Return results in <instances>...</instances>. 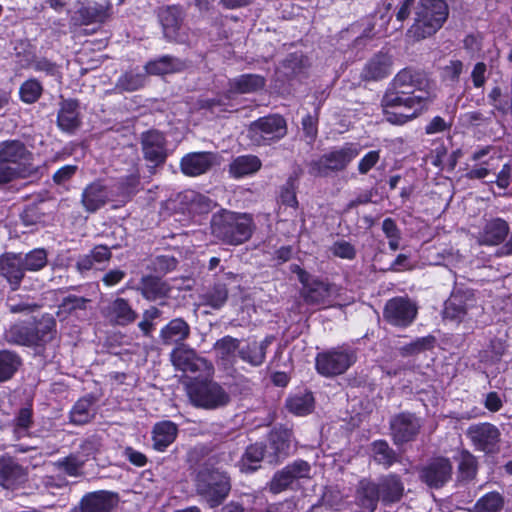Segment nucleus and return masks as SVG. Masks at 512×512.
Segmentation results:
<instances>
[{"instance_id":"obj_22","label":"nucleus","mask_w":512,"mask_h":512,"mask_svg":"<svg viewBox=\"0 0 512 512\" xmlns=\"http://www.w3.org/2000/svg\"><path fill=\"white\" fill-rule=\"evenodd\" d=\"M151 435L153 448L164 452L176 440L178 426L170 420L159 421L154 424Z\"/></svg>"},{"instance_id":"obj_7","label":"nucleus","mask_w":512,"mask_h":512,"mask_svg":"<svg viewBox=\"0 0 512 512\" xmlns=\"http://www.w3.org/2000/svg\"><path fill=\"white\" fill-rule=\"evenodd\" d=\"M361 152L357 144H346L339 149L323 155L319 160L311 164V174L326 176L330 171L344 170L348 164Z\"/></svg>"},{"instance_id":"obj_53","label":"nucleus","mask_w":512,"mask_h":512,"mask_svg":"<svg viewBox=\"0 0 512 512\" xmlns=\"http://www.w3.org/2000/svg\"><path fill=\"white\" fill-rule=\"evenodd\" d=\"M293 482L292 474H290V471L285 467L274 475L269 488L272 493L278 494L286 490Z\"/></svg>"},{"instance_id":"obj_47","label":"nucleus","mask_w":512,"mask_h":512,"mask_svg":"<svg viewBox=\"0 0 512 512\" xmlns=\"http://www.w3.org/2000/svg\"><path fill=\"white\" fill-rule=\"evenodd\" d=\"M503 505V499L497 492L487 493L475 504L473 512H498Z\"/></svg>"},{"instance_id":"obj_15","label":"nucleus","mask_w":512,"mask_h":512,"mask_svg":"<svg viewBox=\"0 0 512 512\" xmlns=\"http://www.w3.org/2000/svg\"><path fill=\"white\" fill-rule=\"evenodd\" d=\"M451 475L452 465L446 458L434 459L420 470V479L432 488L444 486Z\"/></svg>"},{"instance_id":"obj_62","label":"nucleus","mask_w":512,"mask_h":512,"mask_svg":"<svg viewBox=\"0 0 512 512\" xmlns=\"http://www.w3.org/2000/svg\"><path fill=\"white\" fill-rule=\"evenodd\" d=\"M492 158L483 162L482 166H475L471 168L467 173L468 179H483L487 177L492 170H494L493 164L491 163Z\"/></svg>"},{"instance_id":"obj_11","label":"nucleus","mask_w":512,"mask_h":512,"mask_svg":"<svg viewBox=\"0 0 512 512\" xmlns=\"http://www.w3.org/2000/svg\"><path fill=\"white\" fill-rule=\"evenodd\" d=\"M416 315L417 306L406 297H394L388 300L383 310L384 320L396 327L409 326Z\"/></svg>"},{"instance_id":"obj_20","label":"nucleus","mask_w":512,"mask_h":512,"mask_svg":"<svg viewBox=\"0 0 512 512\" xmlns=\"http://www.w3.org/2000/svg\"><path fill=\"white\" fill-rule=\"evenodd\" d=\"M109 196L107 187L102 182L95 181L83 190L81 203L87 212L94 213L107 203Z\"/></svg>"},{"instance_id":"obj_18","label":"nucleus","mask_w":512,"mask_h":512,"mask_svg":"<svg viewBox=\"0 0 512 512\" xmlns=\"http://www.w3.org/2000/svg\"><path fill=\"white\" fill-rule=\"evenodd\" d=\"M292 442V432L288 429H275L270 433L269 445L266 446L269 450L267 452V462L274 463L280 458L286 457Z\"/></svg>"},{"instance_id":"obj_31","label":"nucleus","mask_w":512,"mask_h":512,"mask_svg":"<svg viewBox=\"0 0 512 512\" xmlns=\"http://www.w3.org/2000/svg\"><path fill=\"white\" fill-rule=\"evenodd\" d=\"M25 473L10 457H0V484L5 488H12L24 481Z\"/></svg>"},{"instance_id":"obj_46","label":"nucleus","mask_w":512,"mask_h":512,"mask_svg":"<svg viewBox=\"0 0 512 512\" xmlns=\"http://www.w3.org/2000/svg\"><path fill=\"white\" fill-rule=\"evenodd\" d=\"M305 59L301 54L289 55L279 67V71L286 77H294L300 74L306 66Z\"/></svg>"},{"instance_id":"obj_9","label":"nucleus","mask_w":512,"mask_h":512,"mask_svg":"<svg viewBox=\"0 0 512 512\" xmlns=\"http://www.w3.org/2000/svg\"><path fill=\"white\" fill-rule=\"evenodd\" d=\"M191 402L201 408L217 409L226 406L230 401L228 392L216 382H204L189 390Z\"/></svg>"},{"instance_id":"obj_45","label":"nucleus","mask_w":512,"mask_h":512,"mask_svg":"<svg viewBox=\"0 0 512 512\" xmlns=\"http://www.w3.org/2000/svg\"><path fill=\"white\" fill-rule=\"evenodd\" d=\"M55 320L50 316H43L37 322L32 323L34 335L38 337L37 345L49 341L55 330Z\"/></svg>"},{"instance_id":"obj_17","label":"nucleus","mask_w":512,"mask_h":512,"mask_svg":"<svg viewBox=\"0 0 512 512\" xmlns=\"http://www.w3.org/2000/svg\"><path fill=\"white\" fill-rule=\"evenodd\" d=\"M420 421L410 413H401L391 421L394 442L402 444L415 438L420 429Z\"/></svg>"},{"instance_id":"obj_6","label":"nucleus","mask_w":512,"mask_h":512,"mask_svg":"<svg viewBox=\"0 0 512 512\" xmlns=\"http://www.w3.org/2000/svg\"><path fill=\"white\" fill-rule=\"evenodd\" d=\"M355 361L354 350L348 347H337L318 353L315 367L319 374L331 377L345 373Z\"/></svg>"},{"instance_id":"obj_29","label":"nucleus","mask_w":512,"mask_h":512,"mask_svg":"<svg viewBox=\"0 0 512 512\" xmlns=\"http://www.w3.org/2000/svg\"><path fill=\"white\" fill-rule=\"evenodd\" d=\"M106 317L117 325H128L137 318V313L123 298H117L106 308Z\"/></svg>"},{"instance_id":"obj_1","label":"nucleus","mask_w":512,"mask_h":512,"mask_svg":"<svg viewBox=\"0 0 512 512\" xmlns=\"http://www.w3.org/2000/svg\"><path fill=\"white\" fill-rule=\"evenodd\" d=\"M435 97L432 84L420 71L403 69L392 81V89L382 99L386 120L402 125L416 118Z\"/></svg>"},{"instance_id":"obj_56","label":"nucleus","mask_w":512,"mask_h":512,"mask_svg":"<svg viewBox=\"0 0 512 512\" xmlns=\"http://www.w3.org/2000/svg\"><path fill=\"white\" fill-rule=\"evenodd\" d=\"M380 160V151L371 150L367 152L358 162V172L361 175H366Z\"/></svg>"},{"instance_id":"obj_58","label":"nucleus","mask_w":512,"mask_h":512,"mask_svg":"<svg viewBox=\"0 0 512 512\" xmlns=\"http://www.w3.org/2000/svg\"><path fill=\"white\" fill-rule=\"evenodd\" d=\"M292 474L294 481L301 478H309L311 472V466L308 462L303 460H297L290 465L286 466Z\"/></svg>"},{"instance_id":"obj_42","label":"nucleus","mask_w":512,"mask_h":512,"mask_svg":"<svg viewBox=\"0 0 512 512\" xmlns=\"http://www.w3.org/2000/svg\"><path fill=\"white\" fill-rule=\"evenodd\" d=\"M21 365V358L9 350L0 351V382L9 380Z\"/></svg>"},{"instance_id":"obj_4","label":"nucleus","mask_w":512,"mask_h":512,"mask_svg":"<svg viewBox=\"0 0 512 512\" xmlns=\"http://www.w3.org/2000/svg\"><path fill=\"white\" fill-rule=\"evenodd\" d=\"M448 17V6L443 0H421L414 24L408 35L416 40L436 33Z\"/></svg>"},{"instance_id":"obj_40","label":"nucleus","mask_w":512,"mask_h":512,"mask_svg":"<svg viewBox=\"0 0 512 512\" xmlns=\"http://www.w3.org/2000/svg\"><path fill=\"white\" fill-rule=\"evenodd\" d=\"M33 425L32 408H21L12 421V433L15 439L19 440L29 435V430Z\"/></svg>"},{"instance_id":"obj_54","label":"nucleus","mask_w":512,"mask_h":512,"mask_svg":"<svg viewBox=\"0 0 512 512\" xmlns=\"http://www.w3.org/2000/svg\"><path fill=\"white\" fill-rule=\"evenodd\" d=\"M145 77L142 74L126 73L119 78L117 87L124 91H136L144 86Z\"/></svg>"},{"instance_id":"obj_25","label":"nucleus","mask_w":512,"mask_h":512,"mask_svg":"<svg viewBox=\"0 0 512 512\" xmlns=\"http://www.w3.org/2000/svg\"><path fill=\"white\" fill-rule=\"evenodd\" d=\"M377 483L363 479L359 482L356 492L357 505L365 512H374L380 499Z\"/></svg>"},{"instance_id":"obj_61","label":"nucleus","mask_w":512,"mask_h":512,"mask_svg":"<svg viewBox=\"0 0 512 512\" xmlns=\"http://www.w3.org/2000/svg\"><path fill=\"white\" fill-rule=\"evenodd\" d=\"M88 301L89 300L84 297L69 295L63 299L61 308L67 312H72L77 309L83 310L86 308Z\"/></svg>"},{"instance_id":"obj_14","label":"nucleus","mask_w":512,"mask_h":512,"mask_svg":"<svg viewBox=\"0 0 512 512\" xmlns=\"http://www.w3.org/2000/svg\"><path fill=\"white\" fill-rule=\"evenodd\" d=\"M476 305L474 295L469 290L457 289L445 302L443 315L445 319L461 322Z\"/></svg>"},{"instance_id":"obj_8","label":"nucleus","mask_w":512,"mask_h":512,"mask_svg":"<svg viewBox=\"0 0 512 512\" xmlns=\"http://www.w3.org/2000/svg\"><path fill=\"white\" fill-rule=\"evenodd\" d=\"M287 133L286 121L279 115L259 118L251 123L248 136L256 145H269L282 139Z\"/></svg>"},{"instance_id":"obj_26","label":"nucleus","mask_w":512,"mask_h":512,"mask_svg":"<svg viewBox=\"0 0 512 512\" xmlns=\"http://www.w3.org/2000/svg\"><path fill=\"white\" fill-rule=\"evenodd\" d=\"M392 61L387 54H377L371 58L362 70L364 80H380L391 74Z\"/></svg>"},{"instance_id":"obj_43","label":"nucleus","mask_w":512,"mask_h":512,"mask_svg":"<svg viewBox=\"0 0 512 512\" xmlns=\"http://www.w3.org/2000/svg\"><path fill=\"white\" fill-rule=\"evenodd\" d=\"M269 450L266 446L256 443L250 445L242 457V470L243 471H254L257 469V464L263 459L267 460V452Z\"/></svg>"},{"instance_id":"obj_64","label":"nucleus","mask_w":512,"mask_h":512,"mask_svg":"<svg viewBox=\"0 0 512 512\" xmlns=\"http://www.w3.org/2000/svg\"><path fill=\"white\" fill-rule=\"evenodd\" d=\"M123 454L131 464L137 467H143L147 463V457L132 447H126Z\"/></svg>"},{"instance_id":"obj_57","label":"nucleus","mask_w":512,"mask_h":512,"mask_svg":"<svg viewBox=\"0 0 512 512\" xmlns=\"http://www.w3.org/2000/svg\"><path fill=\"white\" fill-rule=\"evenodd\" d=\"M331 251L333 255L343 258V259H353L355 257L356 251L353 245L349 242L341 240L337 241L331 247Z\"/></svg>"},{"instance_id":"obj_23","label":"nucleus","mask_w":512,"mask_h":512,"mask_svg":"<svg viewBox=\"0 0 512 512\" xmlns=\"http://www.w3.org/2000/svg\"><path fill=\"white\" fill-rule=\"evenodd\" d=\"M213 160V155L208 152L189 153L181 160V170L187 176H198L210 169Z\"/></svg>"},{"instance_id":"obj_51","label":"nucleus","mask_w":512,"mask_h":512,"mask_svg":"<svg viewBox=\"0 0 512 512\" xmlns=\"http://www.w3.org/2000/svg\"><path fill=\"white\" fill-rule=\"evenodd\" d=\"M239 348V340L231 336H225L214 344V350L218 357L223 360L230 359L234 356L235 352Z\"/></svg>"},{"instance_id":"obj_41","label":"nucleus","mask_w":512,"mask_h":512,"mask_svg":"<svg viewBox=\"0 0 512 512\" xmlns=\"http://www.w3.org/2000/svg\"><path fill=\"white\" fill-rule=\"evenodd\" d=\"M371 454L376 463L389 468L397 461L395 451L384 440H377L371 444Z\"/></svg>"},{"instance_id":"obj_35","label":"nucleus","mask_w":512,"mask_h":512,"mask_svg":"<svg viewBox=\"0 0 512 512\" xmlns=\"http://www.w3.org/2000/svg\"><path fill=\"white\" fill-rule=\"evenodd\" d=\"M184 66V63L181 60L166 55L149 61L145 65V70L151 75H164L179 72L184 68Z\"/></svg>"},{"instance_id":"obj_12","label":"nucleus","mask_w":512,"mask_h":512,"mask_svg":"<svg viewBox=\"0 0 512 512\" xmlns=\"http://www.w3.org/2000/svg\"><path fill=\"white\" fill-rule=\"evenodd\" d=\"M185 13L178 6H166L159 10L158 18L164 37L169 41L182 42L185 39L183 21Z\"/></svg>"},{"instance_id":"obj_21","label":"nucleus","mask_w":512,"mask_h":512,"mask_svg":"<svg viewBox=\"0 0 512 512\" xmlns=\"http://www.w3.org/2000/svg\"><path fill=\"white\" fill-rule=\"evenodd\" d=\"M22 256L6 254L0 257V276L5 278L12 290L18 289L24 277Z\"/></svg>"},{"instance_id":"obj_10","label":"nucleus","mask_w":512,"mask_h":512,"mask_svg":"<svg viewBox=\"0 0 512 512\" xmlns=\"http://www.w3.org/2000/svg\"><path fill=\"white\" fill-rule=\"evenodd\" d=\"M466 435L477 451L496 454L500 450L501 432L492 423L473 424L467 429Z\"/></svg>"},{"instance_id":"obj_3","label":"nucleus","mask_w":512,"mask_h":512,"mask_svg":"<svg viewBox=\"0 0 512 512\" xmlns=\"http://www.w3.org/2000/svg\"><path fill=\"white\" fill-rule=\"evenodd\" d=\"M253 221L245 213L222 210L211 219L212 234L225 244L240 245L252 235Z\"/></svg>"},{"instance_id":"obj_55","label":"nucleus","mask_w":512,"mask_h":512,"mask_svg":"<svg viewBox=\"0 0 512 512\" xmlns=\"http://www.w3.org/2000/svg\"><path fill=\"white\" fill-rule=\"evenodd\" d=\"M433 342H434L433 337L417 338L415 341L402 346L400 348V353L402 356H410V355L418 354V353L432 347Z\"/></svg>"},{"instance_id":"obj_60","label":"nucleus","mask_w":512,"mask_h":512,"mask_svg":"<svg viewBox=\"0 0 512 512\" xmlns=\"http://www.w3.org/2000/svg\"><path fill=\"white\" fill-rule=\"evenodd\" d=\"M459 469L465 478H472L476 472V459L470 453H463Z\"/></svg>"},{"instance_id":"obj_37","label":"nucleus","mask_w":512,"mask_h":512,"mask_svg":"<svg viewBox=\"0 0 512 512\" xmlns=\"http://www.w3.org/2000/svg\"><path fill=\"white\" fill-rule=\"evenodd\" d=\"M261 160L255 155H243L235 158L230 164V173L241 178L256 173L261 168Z\"/></svg>"},{"instance_id":"obj_36","label":"nucleus","mask_w":512,"mask_h":512,"mask_svg":"<svg viewBox=\"0 0 512 512\" xmlns=\"http://www.w3.org/2000/svg\"><path fill=\"white\" fill-rule=\"evenodd\" d=\"M334 291V287L327 283L313 282L306 288L305 300L316 305H331Z\"/></svg>"},{"instance_id":"obj_5","label":"nucleus","mask_w":512,"mask_h":512,"mask_svg":"<svg viewBox=\"0 0 512 512\" xmlns=\"http://www.w3.org/2000/svg\"><path fill=\"white\" fill-rule=\"evenodd\" d=\"M195 488L197 494L213 508L226 499L231 490V482L225 472L205 465L196 475Z\"/></svg>"},{"instance_id":"obj_33","label":"nucleus","mask_w":512,"mask_h":512,"mask_svg":"<svg viewBox=\"0 0 512 512\" xmlns=\"http://www.w3.org/2000/svg\"><path fill=\"white\" fill-rule=\"evenodd\" d=\"M139 290L147 300L157 301L165 298L169 294L170 287L157 277L147 276L142 278Z\"/></svg>"},{"instance_id":"obj_63","label":"nucleus","mask_w":512,"mask_h":512,"mask_svg":"<svg viewBox=\"0 0 512 512\" xmlns=\"http://www.w3.org/2000/svg\"><path fill=\"white\" fill-rule=\"evenodd\" d=\"M463 70V63L460 60H451L444 68L443 75L446 79L458 80Z\"/></svg>"},{"instance_id":"obj_50","label":"nucleus","mask_w":512,"mask_h":512,"mask_svg":"<svg viewBox=\"0 0 512 512\" xmlns=\"http://www.w3.org/2000/svg\"><path fill=\"white\" fill-rule=\"evenodd\" d=\"M234 85L239 92L250 93L261 89L264 86V79L253 74L242 75L234 80Z\"/></svg>"},{"instance_id":"obj_32","label":"nucleus","mask_w":512,"mask_h":512,"mask_svg":"<svg viewBox=\"0 0 512 512\" xmlns=\"http://www.w3.org/2000/svg\"><path fill=\"white\" fill-rule=\"evenodd\" d=\"M95 415V399L92 396H85L73 405L70 411V422L74 425H84L91 422Z\"/></svg>"},{"instance_id":"obj_48","label":"nucleus","mask_w":512,"mask_h":512,"mask_svg":"<svg viewBox=\"0 0 512 512\" xmlns=\"http://www.w3.org/2000/svg\"><path fill=\"white\" fill-rule=\"evenodd\" d=\"M43 87L41 83L34 79L26 80L19 89L20 98L23 102L31 104L36 102L42 95Z\"/></svg>"},{"instance_id":"obj_49","label":"nucleus","mask_w":512,"mask_h":512,"mask_svg":"<svg viewBox=\"0 0 512 512\" xmlns=\"http://www.w3.org/2000/svg\"><path fill=\"white\" fill-rule=\"evenodd\" d=\"M30 66L36 72H42L47 76L55 78L57 81L61 79L60 66L45 57L34 58L30 62Z\"/></svg>"},{"instance_id":"obj_2","label":"nucleus","mask_w":512,"mask_h":512,"mask_svg":"<svg viewBox=\"0 0 512 512\" xmlns=\"http://www.w3.org/2000/svg\"><path fill=\"white\" fill-rule=\"evenodd\" d=\"M32 160L33 154L22 142L11 140L0 143V184L37 174L38 168Z\"/></svg>"},{"instance_id":"obj_44","label":"nucleus","mask_w":512,"mask_h":512,"mask_svg":"<svg viewBox=\"0 0 512 512\" xmlns=\"http://www.w3.org/2000/svg\"><path fill=\"white\" fill-rule=\"evenodd\" d=\"M23 271H39L47 264V253L42 248L33 249L22 257Z\"/></svg>"},{"instance_id":"obj_59","label":"nucleus","mask_w":512,"mask_h":512,"mask_svg":"<svg viewBox=\"0 0 512 512\" xmlns=\"http://www.w3.org/2000/svg\"><path fill=\"white\" fill-rule=\"evenodd\" d=\"M57 465L69 476H77L80 473L82 462L79 461L75 456H69L63 460L58 461Z\"/></svg>"},{"instance_id":"obj_24","label":"nucleus","mask_w":512,"mask_h":512,"mask_svg":"<svg viewBox=\"0 0 512 512\" xmlns=\"http://www.w3.org/2000/svg\"><path fill=\"white\" fill-rule=\"evenodd\" d=\"M377 486L380 491V499L384 505L400 501L404 494V484L400 477L393 473L380 478Z\"/></svg>"},{"instance_id":"obj_34","label":"nucleus","mask_w":512,"mask_h":512,"mask_svg":"<svg viewBox=\"0 0 512 512\" xmlns=\"http://www.w3.org/2000/svg\"><path fill=\"white\" fill-rule=\"evenodd\" d=\"M171 362L181 371L195 372L198 370L197 360L198 357L193 349L185 345H179L171 352Z\"/></svg>"},{"instance_id":"obj_39","label":"nucleus","mask_w":512,"mask_h":512,"mask_svg":"<svg viewBox=\"0 0 512 512\" xmlns=\"http://www.w3.org/2000/svg\"><path fill=\"white\" fill-rule=\"evenodd\" d=\"M288 410L297 415L305 416L314 409V397L311 392H303L291 396L286 403Z\"/></svg>"},{"instance_id":"obj_13","label":"nucleus","mask_w":512,"mask_h":512,"mask_svg":"<svg viewBox=\"0 0 512 512\" xmlns=\"http://www.w3.org/2000/svg\"><path fill=\"white\" fill-rule=\"evenodd\" d=\"M510 233L508 222L500 217L484 218L476 239L480 245L498 246L502 244Z\"/></svg>"},{"instance_id":"obj_27","label":"nucleus","mask_w":512,"mask_h":512,"mask_svg":"<svg viewBox=\"0 0 512 512\" xmlns=\"http://www.w3.org/2000/svg\"><path fill=\"white\" fill-rule=\"evenodd\" d=\"M190 335V326L182 318L172 319L160 331V339L163 344H180Z\"/></svg>"},{"instance_id":"obj_28","label":"nucleus","mask_w":512,"mask_h":512,"mask_svg":"<svg viewBox=\"0 0 512 512\" xmlns=\"http://www.w3.org/2000/svg\"><path fill=\"white\" fill-rule=\"evenodd\" d=\"M78 102L72 99L63 100L57 116L58 127L64 132H73L80 125Z\"/></svg>"},{"instance_id":"obj_52","label":"nucleus","mask_w":512,"mask_h":512,"mask_svg":"<svg viewBox=\"0 0 512 512\" xmlns=\"http://www.w3.org/2000/svg\"><path fill=\"white\" fill-rule=\"evenodd\" d=\"M227 296L228 292L226 287L224 285H217L202 296L203 304L218 309L224 305Z\"/></svg>"},{"instance_id":"obj_38","label":"nucleus","mask_w":512,"mask_h":512,"mask_svg":"<svg viewBox=\"0 0 512 512\" xmlns=\"http://www.w3.org/2000/svg\"><path fill=\"white\" fill-rule=\"evenodd\" d=\"M270 343L271 341L268 339L261 342H251L239 351V355L242 360L250 363L251 365L259 366L265 360L266 349Z\"/></svg>"},{"instance_id":"obj_30","label":"nucleus","mask_w":512,"mask_h":512,"mask_svg":"<svg viewBox=\"0 0 512 512\" xmlns=\"http://www.w3.org/2000/svg\"><path fill=\"white\" fill-rule=\"evenodd\" d=\"M5 339L11 344L32 346L37 345L38 337L34 335L31 322L16 323L5 332Z\"/></svg>"},{"instance_id":"obj_16","label":"nucleus","mask_w":512,"mask_h":512,"mask_svg":"<svg viewBox=\"0 0 512 512\" xmlns=\"http://www.w3.org/2000/svg\"><path fill=\"white\" fill-rule=\"evenodd\" d=\"M118 502L117 493L105 490L90 492L82 497L79 512H112Z\"/></svg>"},{"instance_id":"obj_19","label":"nucleus","mask_w":512,"mask_h":512,"mask_svg":"<svg viewBox=\"0 0 512 512\" xmlns=\"http://www.w3.org/2000/svg\"><path fill=\"white\" fill-rule=\"evenodd\" d=\"M142 149L145 159L156 165L166 158L165 138L158 131H148L142 136Z\"/></svg>"}]
</instances>
